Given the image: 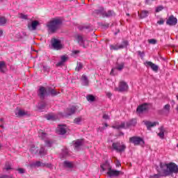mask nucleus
I'll return each mask as SVG.
<instances>
[{
    "mask_svg": "<svg viewBox=\"0 0 178 178\" xmlns=\"http://www.w3.org/2000/svg\"><path fill=\"white\" fill-rule=\"evenodd\" d=\"M159 133L158 134L159 137H160L161 139L165 138V129L163 127H161L159 129Z\"/></svg>",
    "mask_w": 178,
    "mask_h": 178,
    "instance_id": "nucleus-27",
    "label": "nucleus"
},
{
    "mask_svg": "<svg viewBox=\"0 0 178 178\" xmlns=\"http://www.w3.org/2000/svg\"><path fill=\"white\" fill-rule=\"evenodd\" d=\"M116 166L118 168H119V166H122V164L120 163V161H119V160H118L116 162Z\"/></svg>",
    "mask_w": 178,
    "mask_h": 178,
    "instance_id": "nucleus-61",
    "label": "nucleus"
},
{
    "mask_svg": "<svg viewBox=\"0 0 178 178\" xmlns=\"http://www.w3.org/2000/svg\"><path fill=\"white\" fill-rule=\"evenodd\" d=\"M110 49L111 51H118V50L120 49V47L119 44H115V45L111 44Z\"/></svg>",
    "mask_w": 178,
    "mask_h": 178,
    "instance_id": "nucleus-41",
    "label": "nucleus"
},
{
    "mask_svg": "<svg viewBox=\"0 0 178 178\" xmlns=\"http://www.w3.org/2000/svg\"><path fill=\"white\" fill-rule=\"evenodd\" d=\"M40 26V22L35 20L31 22V24H29L28 29L31 31H34L37 30V26Z\"/></svg>",
    "mask_w": 178,
    "mask_h": 178,
    "instance_id": "nucleus-12",
    "label": "nucleus"
},
{
    "mask_svg": "<svg viewBox=\"0 0 178 178\" xmlns=\"http://www.w3.org/2000/svg\"><path fill=\"white\" fill-rule=\"evenodd\" d=\"M47 120H51L54 119V116L49 115L47 116Z\"/></svg>",
    "mask_w": 178,
    "mask_h": 178,
    "instance_id": "nucleus-59",
    "label": "nucleus"
},
{
    "mask_svg": "<svg viewBox=\"0 0 178 178\" xmlns=\"http://www.w3.org/2000/svg\"><path fill=\"white\" fill-rule=\"evenodd\" d=\"M124 67V63H121L120 65H118V66L116 68H113L111 70V74H113V72H115V70L117 69V70H123V68Z\"/></svg>",
    "mask_w": 178,
    "mask_h": 178,
    "instance_id": "nucleus-31",
    "label": "nucleus"
},
{
    "mask_svg": "<svg viewBox=\"0 0 178 178\" xmlns=\"http://www.w3.org/2000/svg\"><path fill=\"white\" fill-rule=\"evenodd\" d=\"M60 94V92L55 90V88H52L51 87L45 88L44 86H40L38 90V96L42 101L45 99L46 97H56Z\"/></svg>",
    "mask_w": 178,
    "mask_h": 178,
    "instance_id": "nucleus-2",
    "label": "nucleus"
},
{
    "mask_svg": "<svg viewBox=\"0 0 178 178\" xmlns=\"http://www.w3.org/2000/svg\"><path fill=\"white\" fill-rule=\"evenodd\" d=\"M77 111V108L76 106H73L71 108H66V110L64 112V118H69V116H72V115H74L76 113V111Z\"/></svg>",
    "mask_w": 178,
    "mask_h": 178,
    "instance_id": "nucleus-10",
    "label": "nucleus"
},
{
    "mask_svg": "<svg viewBox=\"0 0 178 178\" xmlns=\"http://www.w3.org/2000/svg\"><path fill=\"white\" fill-rule=\"evenodd\" d=\"M156 170L158 172L157 174H154L153 176H150L149 178H159V177H165L163 175V172L161 170H159V167H156Z\"/></svg>",
    "mask_w": 178,
    "mask_h": 178,
    "instance_id": "nucleus-20",
    "label": "nucleus"
},
{
    "mask_svg": "<svg viewBox=\"0 0 178 178\" xmlns=\"http://www.w3.org/2000/svg\"><path fill=\"white\" fill-rule=\"evenodd\" d=\"M158 24H163V23H165V20H163V19H160L159 21L157 22Z\"/></svg>",
    "mask_w": 178,
    "mask_h": 178,
    "instance_id": "nucleus-57",
    "label": "nucleus"
},
{
    "mask_svg": "<svg viewBox=\"0 0 178 178\" xmlns=\"http://www.w3.org/2000/svg\"><path fill=\"white\" fill-rule=\"evenodd\" d=\"M86 99L88 102H94V101H95V97L92 95H88L86 96Z\"/></svg>",
    "mask_w": 178,
    "mask_h": 178,
    "instance_id": "nucleus-36",
    "label": "nucleus"
},
{
    "mask_svg": "<svg viewBox=\"0 0 178 178\" xmlns=\"http://www.w3.org/2000/svg\"><path fill=\"white\" fill-rule=\"evenodd\" d=\"M136 124H137V120L132 119V120H129V122H127L126 123V125H127V127H130L131 126H136Z\"/></svg>",
    "mask_w": 178,
    "mask_h": 178,
    "instance_id": "nucleus-29",
    "label": "nucleus"
},
{
    "mask_svg": "<svg viewBox=\"0 0 178 178\" xmlns=\"http://www.w3.org/2000/svg\"><path fill=\"white\" fill-rule=\"evenodd\" d=\"M166 24L168 26H176L177 24V18L173 15H170L166 21Z\"/></svg>",
    "mask_w": 178,
    "mask_h": 178,
    "instance_id": "nucleus-11",
    "label": "nucleus"
},
{
    "mask_svg": "<svg viewBox=\"0 0 178 178\" xmlns=\"http://www.w3.org/2000/svg\"><path fill=\"white\" fill-rule=\"evenodd\" d=\"M129 88V86L127 83L124 81H121L119 84V89L118 90L120 92H123L124 91H127V89Z\"/></svg>",
    "mask_w": 178,
    "mask_h": 178,
    "instance_id": "nucleus-13",
    "label": "nucleus"
},
{
    "mask_svg": "<svg viewBox=\"0 0 178 178\" xmlns=\"http://www.w3.org/2000/svg\"><path fill=\"white\" fill-rule=\"evenodd\" d=\"M81 145H83V142L80 140H77L75 143H74V149L76 151H80V148L81 147Z\"/></svg>",
    "mask_w": 178,
    "mask_h": 178,
    "instance_id": "nucleus-22",
    "label": "nucleus"
},
{
    "mask_svg": "<svg viewBox=\"0 0 178 178\" xmlns=\"http://www.w3.org/2000/svg\"><path fill=\"white\" fill-rule=\"evenodd\" d=\"M160 169H161L162 176L164 177H168V176H172L173 173L177 175L178 173V165L173 163L170 162L168 163H160Z\"/></svg>",
    "mask_w": 178,
    "mask_h": 178,
    "instance_id": "nucleus-1",
    "label": "nucleus"
},
{
    "mask_svg": "<svg viewBox=\"0 0 178 178\" xmlns=\"http://www.w3.org/2000/svg\"><path fill=\"white\" fill-rule=\"evenodd\" d=\"M145 126H146L147 130H151L152 127H155L156 124H159L156 122H151L150 121H143Z\"/></svg>",
    "mask_w": 178,
    "mask_h": 178,
    "instance_id": "nucleus-15",
    "label": "nucleus"
},
{
    "mask_svg": "<svg viewBox=\"0 0 178 178\" xmlns=\"http://www.w3.org/2000/svg\"><path fill=\"white\" fill-rule=\"evenodd\" d=\"M100 168L102 169V172H105L106 169L109 171V169H112V166H111V164L109 163V161L106 160L104 163L100 165Z\"/></svg>",
    "mask_w": 178,
    "mask_h": 178,
    "instance_id": "nucleus-14",
    "label": "nucleus"
},
{
    "mask_svg": "<svg viewBox=\"0 0 178 178\" xmlns=\"http://www.w3.org/2000/svg\"><path fill=\"white\" fill-rule=\"evenodd\" d=\"M31 166H37V168H40V167H45V163H42L41 161H36L35 163L32 164Z\"/></svg>",
    "mask_w": 178,
    "mask_h": 178,
    "instance_id": "nucleus-33",
    "label": "nucleus"
},
{
    "mask_svg": "<svg viewBox=\"0 0 178 178\" xmlns=\"http://www.w3.org/2000/svg\"><path fill=\"white\" fill-rule=\"evenodd\" d=\"M112 148L116 152H124L126 151V146L124 144L120 143V142L113 143Z\"/></svg>",
    "mask_w": 178,
    "mask_h": 178,
    "instance_id": "nucleus-5",
    "label": "nucleus"
},
{
    "mask_svg": "<svg viewBox=\"0 0 178 178\" xmlns=\"http://www.w3.org/2000/svg\"><path fill=\"white\" fill-rule=\"evenodd\" d=\"M19 17H20V19H24V20H27V15H26L23 13H21L19 15Z\"/></svg>",
    "mask_w": 178,
    "mask_h": 178,
    "instance_id": "nucleus-53",
    "label": "nucleus"
},
{
    "mask_svg": "<svg viewBox=\"0 0 178 178\" xmlns=\"http://www.w3.org/2000/svg\"><path fill=\"white\" fill-rule=\"evenodd\" d=\"M104 13H105V10L102 7H100L99 9L95 10L93 11L94 15H101L102 17H104Z\"/></svg>",
    "mask_w": 178,
    "mask_h": 178,
    "instance_id": "nucleus-21",
    "label": "nucleus"
},
{
    "mask_svg": "<svg viewBox=\"0 0 178 178\" xmlns=\"http://www.w3.org/2000/svg\"><path fill=\"white\" fill-rule=\"evenodd\" d=\"M137 52L140 58H144V56H145V53L144 51H138Z\"/></svg>",
    "mask_w": 178,
    "mask_h": 178,
    "instance_id": "nucleus-52",
    "label": "nucleus"
},
{
    "mask_svg": "<svg viewBox=\"0 0 178 178\" xmlns=\"http://www.w3.org/2000/svg\"><path fill=\"white\" fill-rule=\"evenodd\" d=\"M148 15H149V12L148 10H142L139 14L140 19H145V17H148Z\"/></svg>",
    "mask_w": 178,
    "mask_h": 178,
    "instance_id": "nucleus-25",
    "label": "nucleus"
},
{
    "mask_svg": "<svg viewBox=\"0 0 178 178\" xmlns=\"http://www.w3.org/2000/svg\"><path fill=\"white\" fill-rule=\"evenodd\" d=\"M122 174V171L113 170L112 168H109V170L107 172V176H108V177H119V176Z\"/></svg>",
    "mask_w": 178,
    "mask_h": 178,
    "instance_id": "nucleus-8",
    "label": "nucleus"
},
{
    "mask_svg": "<svg viewBox=\"0 0 178 178\" xmlns=\"http://www.w3.org/2000/svg\"><path fill=\"white\" fill-rule=\"evenodd\" d=\"M129 143H132L134 145H144L145 142L144 139L138 136H133L129 138Z\"/></svg>",
    "mask_w": 178,
    "mask_h": 178,
    "instance_id": "nucleus-7",
    "label": "nucleus"
},
{
    "mask_svg": "<svg viewBox=\"0 0 178 178\" xmlns=\"http://www.w3.org/2000/svg\"><path fill=\"white\" fill-rule=\"evenodd\" d=\"M84 29H86V30H88V31H92V30H94V27L92 26V25L91 24H89L88 26H81L79 28V30H84Z\"/></svg>",
    "mask_w": 178,
    "mask_h": 178,
    "instance_id": "nucleus-30",
    "label": "nucleus"
},
{
    "mask_svg": "<svg viewBox=\"0 0 178 178\" xmlns=\"http://www.w3.org/2000/svg\"><path fill=\"white\" fill-rule=\"evenodd\" d=\"M51 42L52 48H54V49H56V51H59L63 48V45L62 44L60 40L53 38Z\"/></svg>",
    "mask_w": 178,
    "mask_h": 178,
    "instance_id": "nucleus-6",
    "label": "nucleus"
},
{
    "mask_svg": "<svg viewBox=\"0 0 178 178\" xmlns=\"http://www.w3.org/2000/svg\"><path fill=\"white\" fill-rule=\"evenodd\" d=\"M76 40L81 47H83V48H86V44L84 43L86 42V40H84V38H83V36L78 35L76 36Z\"/></svg>",
    "mask_w": 178,
    "mask_h": 178,
    "instance_id": "nucleus-17",
    "label": "nucleus"
},
{
    "mask_svg": "<svg viewBox=\"0 0 178 178\" xmlns=\"http://www.w3.org/2000/svg\"><path fill=\"white\" fill-rule=\"evenodd\" d=\"M45 106H47V103H45V102H42L38 104V108L40 111H42V109H45Z\"/></svg>",
    "mask_w": 178,
    "mask_h": 178,
    "instance_id": "nucleus-39",
    "label": "nucleus"
},
{
    "mask_svg": "<svg viewBox=\"0 0 178 178\" xmlns=\"http://www.w3.org/2000/svg\"><path fill=\"white\" fill-rule=\"evenodd\" d=\"M103 119H104L105 120H109V115H108L107 114H104Z\"/></svg>",
    "mask_w": 178,
    "mask_h": 178,
    "instance_id": "nucleus-54",
    "label": "nucleus"
},
{
    "mask_svg": "<svg viewBox=\"0 0 178 178\" xmlns=\"http://www.w3.org/2000/svg\"><path fill=\"white\" fill-rule=\"evenodd\" d=\"M97 24L102 29H108L109 27V24H105L104 22H98Z\"/></svg>",
    "mask_w": 178,
    "mask_h": 178,
    "instance_id": "nucleus-42",
    "label": "nucleus"
},
{
    "mask_svg": "<svg viewBox=\"0 0 178 178\" xmlns=\"http://www.w3.org/2000/svg\"><path fill=\"white\" fill-rule=\"evenodd\" d=\"M60 26H62V20L60 19H54L47 24V27L50 33H54L60 29Z\"/></svg>",
    "mask_w": 178,
    "mask_h": 178,
    "instance_id": "nucleus-3",
    "label": "nucleus"
},
{
    "mask_svg": "<svg viewBox=\"0 0 178 178\" xmlns=\"http://www.w3.org/2000/svg\"><path fill=\"white\" fill-rule=\"evenodd\" d=\"M148 42L149 44H152L153 45H155V44H156L158 41L155 39H150V40H148Z\"/></svg>",
    "mask_w": 178,
    "mask_h": 178,
    "instance_id": "nucleus-49",
    "label": "nucleus"
},
{
    "mask_svg": "<svg viewBox=\"0 0 178 178\" xmlns=\"http://www.w3.org/2000/svg\"><path fill=\"white\" fill-rule=\"evenodd\" d=\"M151 104L149 103H143L139 105L136 108L137 115H143V113H147L149 111V106Z\"/></svg>",
    "mask_w": 178,
    "mask_h": 178,
    "instance_id": "nucleus-4",
    "label": "nucleus"
},
{
    "mask_svg": "<svg viewBox=\"0 0 178 178\" xmlns=\"http://www.w3.org/2000/svg\"><path fill=\"white\" fill-rule=\"evenodd\" d=\"M39 137L42 140H47V138L48 137V134L44 133V132H40L39 133Z\"/></svg>",
    "mask_w": 178,
    "mask_h": 178,
    "instance_id": "nucleus-38",
    "label": "nucleus"
},
{
    "mask_svg": "<svg viewBox=\"0 0 178 178\" xmlns=\"http://www.w3.org/2000/svg\"><path fill=\"white\" fill-rule=\"evenodd\" d=\"M68 58L66 56H60V61H59L57 64H56V66L57 67H59L60 66H63L67 60Z\"/></svg>",
    "mask_w": 178,
    "mask_h": 178,
    "instance_id": "nucleus-18",
    "label": "nucleus"
},
{
    "mask_svg": "<svg viewBox=\"0 0 178 178\" xmlns=\"http://www.w3.org/2000/svg\"><path fill=\"white\" fill-rule=\"evenodd\" d=\"M163 6H159L157 8H156V13H158L162 10H163Z\"/></svg>",
    "mask_w": 178,
    "mask_h": 178,
    "instance_id": "nucleus-48",
    "label": "nucleus"
},
{
    "mask_svg": "<svg viewBox=\"0 0 178 178\" xmlns=\"http://www.w3.org/2000/svg\"><path fill=\"white\" fill-rule=\"evenodd\" d=\"M38 155L40 156H45L47 155V149H45V147L41 146L40 149L38 152Z\"/></svg>",
    "mask_w": 178,
    "mask_h": 178,
    "instance_id": "nucleus-26",
    "label": "nucleus"
},
{
    "mask_svg": "<svg viewBox=\"0 0 178 178\" xmlns=\"http://www.w3.org/2000/svg\"><path fill=\"white\" fill-rule=\"evenodd\" d=\"M64 168H67V169H73L74 168V165H73V163L69 161H65L63 163Z\"/></svg>",
    "mask_w": 178,
    "mask_h": 178,
    "instance_id": "nucleus-23",
    "label": "nucleus"
},
{
    "mask_svg": "<svg viewBox=\"0 0 178 178\" xmlns=\"http://www.w3.org/2000/svg\"><path fill=\"white\" fill-rule=\"evenodd\" d=\"M44 166L51 169L52 168V164L51 163H45Z\"/></svg>",
    "mask_w": 178,
    "mask_h": 178,
    "instance_id": "nucleus-58",
    "label": "nucleus"
},
{
    "mask_svg": "<svg viewBox=\"0 0 178 178\" xmlns=\"http://www.w3.org/2000/svg\"><path fill=\"white\" fill-rule=\"evenodd\" d=\"M3 35V31L0 30V37H2Z\"/></svg>",
    "mask_w": 178,
    "mask_h": 178,
    "instance_id": "nucleus-64",
    "label": "nucleus"
},
{
    "mask_svg": "<svg viewBox=\"0 0 178 178\" xmlns=\"http://www.w3.org/2000/svg\"><path fill=\"white\" fill-rule=\"evenodd\" d=\"M30 151L33 155H37V154H38V150H35V147H31Z\"/></svg>",
    "mask_w": 178,
    "mask_h": 178,
    "instance_id": "nucleus-47",
    "label": "nucleus"
},
{
    "mask_svg": "<svg viewBox=\"0 0 178 178\" xmlns=\"http://www.w3.org/2000/svg\"><path fill=\"white\" fill-rule=\"evenodd\" d=\"M67 156H69V150L67 148L63 149L60 154V158L62 159L63 158H67Z\"/></svg>",
    "mask_w": 178,
    "mask_h": 178,
    "instance_id": "nucleus-19",
    "label": "nucleus"
},
{
    "mask_svg": "<svg viewBox=\"0 0 178 178\" xmlns=\"http://www.w3.org/2000/svg\"><path fill=\"white\" fill-rule=\"evenodd\" d=\"M145 66L146 67H150L153 72L155 73H158V70H159V66L156 64L151 62V61H146L144 63Z\"/></svg>",
    "mask_w": 178,
    "mask_h": 178,
    "instance_id": "nucleus-9",
    "label": "nucleus"
},
{
    "mask_svg": "<svg viewBox=\"0 0 178 178\" xmlns=\"http://www.w3.org/2000/svg\"><path fill=\"white\" fill-rule=\"evenodd\" d=\"M82 84L83 86H88V78L86 75L82 76Z\"/></svg>",
    "mask_w": 178,
    "mask_h": 178,
    "instance_id": "nucleus-34",
    "label": "nucleus"
},
{
    "mask_svg": "<svg viewBox=\"0 0 178 178\" xmlns=\"http://www.w3.org/2000/svg\"><path fill=\"white\" fill-rule=\"evenodd\" d=\"M73 54H74V55H77V54H80V51H79V50H74V51H73Z\"/></svg>",
    "mask_w": 178,
    "mask_h": 178,
    "instance_id": "nucleus-62",
    "label": "nucleus"
},
{
    "mask_svg": "<svg viewBox=\"0 0 178 178\" xmlns=\"http://www.w3.org/2000/svg\"><path fill=\"white\" fill-rule=\"evenodd\" d=\"M42 69L43 72H46L47 73L49 72V67H48V65H43Z\"/></svg>",
    "mask_w": 178,
    "mask_h": 178,
    "instance_id": "nucleus-51",
    "label": "nucleus"
},
{
    "mask_svg": "<svg viewBox=\"0 0 178 178\" xmlns=\"http://www.w3.org/2000/svg\"><path fill=\"white\" fill-rule=\"evenodd\" d=\"M16 115L17 116H19V118H22V116H26V115H27V113H26L23 110H19L18 113Z\"/></svg>",
    "mask_w": 178,
    "mask_h": 178,
    "instance_id": "nucleus-44",
    "label": "nucleus"
},
{
    "mask_svg": "<svg viewBox=\"0 0 178 178\" xmlns=\"http://www.w3.org/2000/svg\"><path fill=\"white\" fill-rule=\"evenodd\" d=\"M44 143H45L46 147H49V148H51V147H52V141L46 140L44 141Z\"/></svg>",
    "mask_w": 178,
    "mask_h": 178,
    "instance_id": "nucleus-46",
    "label": "nucleus"
},
{
    "mask_svg": "<svg viewBox=\"0 0 178 178\" xmlns=\"http://www.w3.org/2000/svg\"><path fill=\"white\" fill-rule=\"evenodd\" d=\"M4 67H6V63L5 61H0V72L1 73H5Z\"/></svg>",
    "mask_w": 178,
    "mask_h": 178,
    "instance_id": "nucleus-35",
    "label": "nucleus"
},
{
    "mask_svg": "<svg viewBox=\"0 0 178 178\" xmlns=\"http://www.w3.org/2000/svg\"><path fill=\"white\" fill-rule=\"evenodd\" d=\"M5 169H6V170H10V169H12V168L10 167V165L6 164Z\"/></svg>",
    "mask_w": 178,
    "mask_h": 178,
    "instance_id": "nucleus-56",
    "label": "nucleus"
},
{
    "mask_svg": "<svg viewBox=\"0 0 178 178\" xmlns=\"http://www.w3.org/2000/svg\"><path fill=\"white\" fill-rule=\"evenodd\" d=\"M129 44V42L126 40H122V44H119L120 49H124V48H127Z\"/></svg>",
    "mask_w": 178,
    "mask_h": 178,
    "instance_id": "nucleus-28",
    "label": "nucleus"
},
{
    "mask_svg": "<svg viewBox=\"0 0 178 178\" xmlns=\"http://www.w3.org/2000/svg\"><path fill=\"white\" fill-rule=\"evenodd\" d=\"M108 98H111V97H112V93L111 92H107L106 94Z\"/></svg>",
    "mask_w": 178,
    "mask_h": 178,
    "instance_id": "nucleus-63",
    "label": "nucleus"
},
{
    "mask_svg": "<svg viewBox=\"0 0 178 178\" xmlns=\"http://www.w3.org/2000/svg\"><path fill=\"white\" fill-rule=\"evenodd\" d=\"M57 133L61 136L66 134V125H59V127L57 129Z\"/></svg>",
    "mask_w": 178,
    "mask_h": 178,
    "instance_id": "nucleus-16",
    "label": "nucleus"
},
{
    "mask_svg": "<svg viewBox=\"0 0 178 178\" xmlns=\"http://www.w3.org/2000/svg\"><path fill=\"white\" fill-rule=\"evenodd\" d=\"M163 110L166 112H170V104H168L163 106Z\"/></svg>",
    "mask_w": 178,
    "mask_h": 178,
    "instance_id": "nucleus-45",
    "label": "nucleus"
},
{
    "mask_svg": "<svg viewBox=\"0 0 178 178\" xmlns=\"http://www.w3.org/2000/svg\"><path fill=\"white\" fill-rule=\"evenodd\" d=\"M17 170L19 175H24V173H26V170L24 168H18Z\"/></svg>",
    "mask_w": 178,
    "mask_h": 178,
    "instance_id": "nucleus-50",
    "label": "nucleus"
},
{
    "mask_svg": "<svg viewBox=\"0 0 178 178\" xmlns=\"http://www.w3.org/2000/svg\"><path fill=\"white\" fill-rule=\"evenodd\" d=\"M154 2V0H145L146 5H151Z\"/></svg>",
    "mask_w": 178,
    "mask_h": 178,
    "instance_id": "nucleus-55",
    "label": "nucleus"
},
{
    "mask_svg": "<svg viewBox=\"0 0 178 178\" xmlns=\"http://www.w3.org/2000/svg\"><path fill=\"white\" fill-rule=\"evenodd\" d=\"M113 128L116 129L117 130L120 129H126V123L122 122L121 124L113 126Z\"/></svg>",
    "mask_w": 178,
    "mask_h": 178,
    "instance_id": "nucleus-32",
    "label": "nucleus"
},
{
    "mask_svg": "<svg viewBox=\"0 0 178 178\" xmlns=\"http://www.w3.org/2000/svg\"><path fill=\"white\" fill-rule=\"evenodd\" d=\"M8 19L5 17H0V26H5Z\"/></svg>",
    "mask_w": 178,
    "mask_h": 178,
    "instance_id": "nucleus-37",
    "label": "nucleus"
},
{
    "mask_svg": "<svg viewBox=\"0 0 178 178\" xmlns=\"http://www.w3.org/2000/svg\"><path fill=\"white\" fill-rule=\"evenodd\" d=\"M0 178H13L12 176L2 175Z\"/></svg>",
    "mask_w": 178,
    "mask_h": 178,
    "instance_id": "nucleus-60",
    "label": "nucleus"
},
{
    "mask_svg": "<svg viewBox=\"0 0 178 178\" xmlns=\"http://www.w3.org/2000/svg\"><path fill=\"white\" fill-rule=\"evenodd\" d=\"M81 122H83V118L81 117H78L74 120L75 124H81Z\"/></svg>",
    "mask_w": 178,
    "mask_h": 178,
    "instance_id": "nucleus-40",
    "label": "nucleus"
},
{
    "mask_svg": "<svg viewBox=\"0 0 178 178\" xmlns=\"http://www.w3.org/2000/svg\"><path fill=\"white\" fill-rule=\"evenodd\" d=\"M81 69H83V63L78 62L76 64V67L75 68V70L76 72H80V70H81Z\"/></svg>",
    "mask_w": 178,
    "mask_h": 178,
    "instance_id": "nucleus-43",
    "label": "nucleus"
},
{
    "mask_svg": "<svg viewBox=\"0 0 178 178\" xmlns=\"http://www.w3.org/2000/svg\"><path fill=\"white\" fill-rule=\"evenodd\" d=\"M112 16H115V11L109 10L107 13L104 11L103 17H112Z\"/></svg>",
    "mask_w": 178,
    "mask_h": 178,
    "instance_id": "nucleus-24",
    "label": "nucleus"
}]
</instances>
